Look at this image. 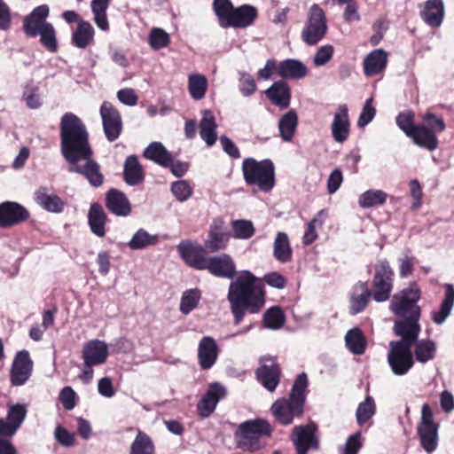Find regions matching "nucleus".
Returning a JSON list of instances; mask_svg holds the SVG:
<instances>
[{
  "mask_svg": "<svg viewBox=\"0 0 454 454\" xmlns=\"http://www.w3.org/2000/svg\"><path fill=\"white\" fill-rule=\"evenodd\" d=\"M60 150L69 163L68 171L82 175L94 187L104 181L99 165L92 159L90 135L83 121L73 113H66L59 123Z\"/></svg>",
  "mask_w": 454,
  "mask_h": 454,
  "instance_id": "1",
  "label": "nucleus"
},
{
  "mask_svg": "<svg viewBox=\"0 0 454 454\" xmlns=\"http://www.w3.org/2000/svg\"><path fill=\"white\" fill-rule=\"evenodd\" d=\"M227 300L234 324L239 325L247 313L256 314L263 308V284L249 270H241L230 283Z\"/></svg>",
  "mask_w": 454,
  "mask_h": 454,
  "instance_id": "2",
  "label": "nucleus"
},
{
  "mask_svg": "<svg viewBox=\"0 0 454 454\" xmlns=\"http://www.w3.org/2000/svg\"><path fill=\"white\" fill-rule=\"evenodd\" d=\"M420 297L421 291L415 283L392 296L389 310L398 317L393 326L395 334L420 333L421 308L418 304Z\"/></svg>",
  "mask_w": 454,
  "mask_h": 454,
  "instance_id": "3",
  "label": "nucleus"
},
{
  "mask_svg": "<svg viewBox=\"0 0 454 454\" xmlns=\"http://www.w3.org/2000/svg\"><path fill=\"white\" fill-rule=\"evenodd\" d=\"M307 387L308 377L306 373L302 372L296 377L289 398L278 399L272 404L271 411L279 423L289 425L293 423L295 417L301 416Z\"/></svg>",
  "mask_w": 454,
  "mask_h": 454,
  "instance_id": "4",
  "label": "nucleus"
},
{
  "mask_svg": "<svg viewBox=\"0 0 454 454\" xmlns=\"http://www.w3.org/2000/svg\"><path fill=\"white\" fill-rule=\"evenodd\" d=\"M272 427L262 419H249L239 425L234 433L237 448L243 451L254 452L266 446V439L270 437Z\"/></svg>",
  "mask_w": 454,
  "mask_h": 454,
  "instance_id": "5",
  "label": "nucleus"
},
{
  "mask_svg": "<svg viewBox=\"0 0 454 454\" xmlns=\"http://www.w3.org/2000/svg\"><path fill=\"white\" fill-rule=\"evenodd\" d=\"M401 339L389 342L387 363L395 375H405L413 366L414 361L411 347L419 334L401 333L395 334Z\"/></svg>",
  "mask_w": 454,
  "mask_h": 454,
  "instance_id": "6",
  "label": "nucleus"
},
{
  "mask_svg": "<svg viewBox=\"0 0 454 454\" xmlns=\"http://www.w3.org/2000/svg\"><path fill=\"white\" fill-rule=\"evenodd\" d=\"M213 5L219 25L223 28L248 27L257 17V10L248 4L234 8L230 0H214Z\"/></svg>",
  "mask_w": 454,
  "mask_h": 454,
  "instance_id": "7",
  "label": "nucleus"
},
{
  "mask_svg": "<svg viewBox=\"0 0 454 454\" xmlns=\"http://www.w3.org/2000/svg\"><path fill=\"white\" fill-rule=\"evenodd\" d=\"M242 173L247 184L256 185L262 192H268L275 186V166L270 159L246 158L242 162Z\"/></svg>",
  "mask_w": 454,
  "mask_h": 454,
  "instance_id": "8",
  "label": "nucleus"
},
{
  "mask_svg": "<svg viewBox=\"0 0 454 454\" xmlns=\"http://www.w3.org/2000/svg\"><path fill=\"white\" fill-rule=\"evenodd\" d=\"M328 29L325 11L313 4L307 16V21L301 31V39L307 45L317 44L326 35Z\"/></svg>",
  "mask_w": 454,
  "mask_h": 454,
  "instance_id": "9",
  "label": "nucleus"
},
{
  "mask_svg": "<svg viewBox=\"0 0 454 454\" xmlns=\"http://www.w3.org/2000/svg\"><path fill=\"white\" fill-rule=\"evenodd\" d=\"M394 287V271L387 260H380L375 265L372 280V298L377 302L387 301Z\"/></svg>",
  "mask_w": 454,
  "mask_h": 454,
  "instance_id": "10",
  "label": "nucleus"
},
{
  "mask_svg": "<svg viewBox=\"0 0 454 454\" xmlns=\"http://www.w3.org/2000/svg\"><path fill=\"white\" fill-rule=\"evenodd\" d=\"M104 134L109 142L119 138L122 131V119L120 112L110 102L105 101L100 107Z\"/></svg>",
  "mask_w": 454,
  "mask_h": 454,
  "instance_id": "11",
  "label": "nucleus"
},
{
  "mask_svg": "<svg viewBox=\"0 0 454 454\" xmlns=\"http://www.w3.org/2000/svg\"><path fill=\"white\" fill-rule=\"evenodd\" d=\"M260 363L261 365L256 370L257 379L267 390L273 392L280 380V368L272 356H263Z\"/></svg>",
  "mask_w": 454,
  "mask_h": 454,
  "instance_id": "12",
  "label": "nucleus"
},
{
  "mask_svg": "<svg viewBox=\"0 0 454 454\" xmlns=\"http://www.w3.org/2000/svg\"><path fill=\"white\" fill-rule=\"evenodd\" d=\"M176 248L180 257L187 265L196 270H204L206 261L207 260V257L205 255V247H203L198 243L190 240H183L177 245Z\"/></svg>",
  "mask_w": 454,
  "mask_h": 454,
  "instance_id": "13",
  "label": "nucleus"
},
{
  "mask_svg": "<svg viewBox=\"0 0 454 454\" xmlns=\"http://www.w3.org/2000/svg\"><path fill=\"white\" fill-rule=\"evenodd\" d=\"M204 270H207L215 277L231 280L236 275L235 262L227 254L207 257Z\"/></svg>",
  "mask_w": 454,
  "mask_h": 454,
  "instance_id": "14",
  "label": "nucleus"
},
{
  "mask_svg": "<svg viewBox=\"0 0 454 454\" xmlns=\"http://www.w3.org/2000/svg\"><path fill=\"white\" fill-rule=\"evenodd\" d=\"M33 362L29 353L22 350L17 353L11 369V382L13 386L24 385L31 376Z\"/></svg>",
  "mask_w": 454,
  "mask_h": 454,
  "instance_id": "15",
  "label": "nucleus"
},
{
  "mask_svg": "<svg viewBox=\"0 0 454 454\" xmlns=\"http://www.w3.org/2000/svg\"><path fill=\"white\" fill-rule=\"evenodd\" d=\"M49 13L50 8L47 4L35 7L30 14L23 19L22 28L24 33L32 38L38 36L40 30L50 24V22L47 21Z\"/></svg>",
  "mask_w": 454,
  "mask_h": 454,
  "instance_id": "16",
  "label": "nucleus"
},
{
  "mask_svg": "<svg viewBox=\"0 0 454 454\" xmlns=\"http://www.w3.org/2000/svg\"><path fill=\"white\" fill-rule=\"evenodd\" d=\"M29 217V212L20 204L5 201L0 204V228H9Z\"/></svg>",
  "mask_w": 454,
  "mask_h": 454,
  "instance_id": "17",
  "label": "nucleus"
},
{
  "mask_svg": "<svg viewBox=\"0 0 454 454\" xmlns=\"http://www.w3.org/2000/svg\"><path fill=\"white\" fill-rule=\"evenodd\" d=\"M317 426L313 423L294 427L291 441L295 449L317 450L319 441L316 435Z\"/></svg>",
  "mask_w": 454,
  "mask_h": 454,
  "instance_id": "18",
  "label": "nucleus"
},
{
  "mask_svg": "<svg viewBox=\"0 0 454 454\" xmlns=\"http://www.w3.org/2000/svg\"><path fill=\"white\" fill-rule=\"evenodd\" d=\"M226 395V389L221 384L214 382L197 404V411L201 418L209 417L215 410L220 399Z\"/></svg>",
  "mask_w": 454,
  "mask_h": 454,
  "instance_id": "19",
  "label": "nucleus"
},
{
  "mask_svg": "<svg viewBox=\"0 0 454 454\" xmlns=\"http://www.w3.org/2000/svg\"><path fill=\"white\" fill-rule=\"evenodd\" d=\"M108 354V346L105 341L92 340L84 345L82 356L85 367H93L105 364Z\"/></svg>",
  "mask_w": 454,
  "mask_h": 454,
  "instance_id": "20",
  "label": "nucleus"
},
{
  "mask_svg": "<svg viewBox=\"0 0 454 454\" xmlns=\"http://www.w3.org/2000/svg\"><path fill=\"white\" fill-rule=\"evenodd\" d=\"M349 129L350 122L348 106L345 104L340 105L333 115L331 126V132L334 141L340 144L345 142L348 137Z\"/></svg>",
  "mask_w": 454,
  "mask_h": 454,
  "instance_id": "21",
  "label": "nucleus"
},
{
  "mask_svg": "<svg viewBox=\"0 0 454 454\" xmlns=\"http://www.w3.org/2000/svg\"><path fill=\"white\" fill-rule=\"evenodd\" d=\"M420 18L431 27H438L444 18V4L442 0H427L420 11Z\"/></svg>",
  "mask_w": 454,
  "mask_h": 454,
  "instance_id": "22",
  "label": "nucleus"
},
{
  "mask_svg": "<svg viewBox=\"0 0 454 454\" xmlns=\"http://www.w3.org/2000/svg\"><path fill=\"white\" fill-rule=\"evenodd\" d=\"M35 202L45 211L60 214L64 211L66 203L57 194L50 193L46 187H40L35 192Z\"/></svg>",
  "mask_w": 454,
  "mask_h": 454,
  "instance_id": "23",
  "label": "nucleus"
},
{
  "mask_svg": "<svg viewBox=\"0 0 454 454\" xmlns=\"http://www.w3.org/2000/svg\"><path fill=\"white\" fill-rule=\"evenodd\" d=\"M218 356V348L215 340L209 336L203 337L198 347V358L200 367L204 370L210 369Z\"/></svg>",
  "mask_w": 454,
  "mask_h": 454,
  "instance_id": "24",
  "label": "nucleus"
},
{
  "mask_svg": "<svg viewBox=\"0 0 454 454\" xmlns=\"http://www.w3.org/2000/svg\"><path fill=\"white\" fill-rule=\"evenodd\" d=\"M267 98L280 109H286L291 102V90L288 84L284 81L275 82L265 90Z\"/></svg>",
  "mask_w": 454,
  "mask_h": 454,
  "instance_id": "25",
  "label": "nucleus"
},
{
  "mask_svg": "<svg viewBox=\"0 0 454 454\" xmlns=\"http://www.w3.org/2000/svg\"><path fill=\"white\" fill-rule=\"evenodd\" d=\"M372 297V293L368 287L366 282H358L352 288L350 296L349 312L351 315H356L362 312Z\"/></svg>",
  "mask_w": 454,
  "mask_h": 454,
  "instance_id": "26",
  "label": "nucleus"
},
{
  "mask_svg": "<svg viewBox=\"0 0 454 454\" xmlns=\"http://www.w3.org/2000/svg\"><path fill=\"white\" fill-rule=\"evenodd\" d=\"M106 206L117 216H127L131 211L130 203L126 195L116 189H111L106 193Z\"/></svg>",
  "mask_w": 454,
  "mask_h": 454,
  "instance_id": "27",
  "label": "nucleus"
},
{
  "mask_svg": "<svg viewBox=\"0 0 454 454\" xmlns=\"http://www.w3.org/2000/svg\"><path fill=\"white\" fill-rule=\"evenodd\" d=\"M387 63V54L382 49L371 51L364 59V73L374 76L384 71Z\"/></svg>",
  "mask_w": 454,
  "mask_h": 454,
  "instance_id": "28",
  "label": "nucleus"
},
{
  "mask_svg": "<svg viewBox=\"0 0 454 454\" xmlns=\"http://www.w3.org/2000/svg\"><path fill=\"white\" fill-rule=\"evenodd\" d=\"M409 137L412 139L416 145L427 149L429 152L436 150L439 145L438 138L434 132L422 124H418Z\"/></svg>",
  "mask_w": 454,
  "mask_h": 454,
  "instance_id": "29",
  "label": "nucleus"
},
{
  "mask_svg": "<svg viewBox=\"0 0 454 454\" xmlns=\"http://www.w3.org/2000/svg\"><path fill=\"white\" fill-rule=\"evenodd\" d=\"M277 73L284 79L299 80L307 75L308 69L301 61L288 59L278 64Z\"/></svg>",
  "mask_w": 454,
  "mask_h": 454,
  "instance_id": "30",
  "label": "nucleus"
},
{
  "mask_svg": "<svg viewBox=\"0 0 454 454\" xmlns=\"http://www.w3.org/2000/svg\"><path fill=\"white\" fill-rule=\"evenodd\" d=\"M272 254L274 259L280 263L290 262L293 259V249L289 237L286 232L278 231L273 242Z\"/></svg>",
  "mask_w": 454,
  "mask_h": 454,
  "instance_id": "31",
  "label": "nucleus"
},
{
  "mask_svg": "<svg viewBox=\"0 0 454 454\" xmlns=\"http://www.w3.org/2000/svg\"><path fill=\"white\" fill-rule=\"evenodd\" d=\"M216 128L217 124L212 112L209 110H204L202 112V118L200 120L199 129L201 139L209 147L213 146L217 140Z\"/></svg>",
  "mask_w": 454,
  "mask_h": 454,
  "instance_id": "32",
  "label": "nucleus"
},
{
  "mask_svg": "<svg viewBox=\"0 0 454 454\" xmlns=\"http://www.w3.org/2000/svg\"><path fill=\"white\" fill-rule=\"evenodd\" d=\"M123 175L125 182L130 186L143 183L145 174L137 156L129 155L126 158Z\"/></svg>",
  "mask_w": 454,
  "mask_h": 454,
  "instance_id": "33",
  "label": "nucleus"
},
{
  "mask_svg": "<svg viewBox=\"0 0 454 454\" xmlns=\"http://www.w3.org/2000/svg\"><path fill=\"white\" fill-rule=\"evenodd\" d=\"M454 306V286L451 284L446 285L444 299L439 309L431 314L433 322L436 325H442L451 314Z\"/></svg>",
  "mask_w": 454,
  "mask_h": 454,
  "instance_id": "34",
  "label": "nucleus"
},
{
  "mask_svg": "<svg viewBox=\"0 0 454 454\" xmlns=\"http://www.w3.org/2000/svg\"><path fill=\"white\" fill-rule=\"evenodd\" d=\"M106 215L101 205L93 203L88 213V223L90 231L96 236L102 238L106 235L105 225Z\"/></svg>",
  "mask_w": 454,
  "mask_h": 454,
  "instance_id": "35",
  "label": "nucleus"
},
{
  "mask_svg": "<svg viewBox=\"0 0 454 454\" xmlns=\"http://www.w3.org/2000/svg\"><path fill=\"white\" fill-rule=\"evenodd\" d=\"M143 155L163 168L168 167L172 161L170 153L160 142H152L145 149Z\"/></svg>",
  "mask_w": 454,
  "mask_h": 454,
  "instance_id": "36",
  "label": "nucleus"
},
{
  "mask_svg": "<svg viewBox=\"0 0 454 454\" xmlns=\"http://www.w3.org/2000/svg\"><path fill=\"white\" fill-rule=\"evenodd\" d=\"M298 126V115L294 110L283 114L278 121V131L283 141L291 142Z\"/></svg>",
  "mask_w": 454,
  "mask_h": 454,
  "instance_id": "37",
  "label": "nucleus"
},
{
  "mask_svg": "<svg viewBox=\"0 0 454 454\" xmlns=\"http://www.w3.org/2000/svg\"><path fill=\"white\" fill-rule=\"evenodd\" d=\"M94 34L95 31L90 23L81 21L72 34V43L77 48L84 49L93 43Z\"/></svg>",
  "mask_w": 454,
  "mask_h": 454,
  "instance_id": "38",
  "label": "nucleus"
},
{
  "mask_svg": "<svg viewBox=\"0 0 454 454\" xmlns=\"http://www.w3.org/2000/svg\"><path fill=\"white\" fill-rule=\"evenodd\" d=\"M414 345V356L418 362L425 364L434 358L436 354V344L434 341L429 339H422L413 343Z\"/></svg>",
  "mask_w": 454,
  "mask_h": 454,
  "instance_id": "39",
  "label": "nucleus"
},
{
  "mask_svg": "<svg viewBox=\"0 0 454 454\" xmlns=\"http://www.w3.org/2000/svg\"><path fill=\"white\" fill-rule=\"evenodd\" d=\"M207 86L205 75L198 73L189 74L187 89L192 99L197 101L202 99L206 95Z\"/></svg>",
  "mask_w": 454,
  "mask_h": 454,
  "instance_id": "40",
  "label": "nucleus"
},
{
  "mask_svg": "<svg viewBox=\"0 0 454 454\" xmlns=\"http://www.w3.org/2000/svg\"><path fill=\"white\" fill-rule=\"evenodd\" d=\"M159 242V237L155 234H150L145 229H138L128 242L131 250H142L151 246H155Z\"/></svg>",
  "mask_w": 454,
  "mask_h": 454,
  "instance_id": "41",
  "label": "nucleus"
},
{
  "mask_svg": "<svg viewBox=\"0 0 454 454\" xmlns=\"http://www.w3.org/2000/svg\"><path fill=\"white\" fill-rule=\"evenodd\" d=\"M345 343L348 349L354 355H362L366 348V340L357 327L348 331L345 335Z\"/></svg>",
  "mask_w": 454,
  "mask_h": 454,
  "instance_id": "42",
  "label": "nucleus"
},
{
  "mask_svg": "<svg viewBox=\"0 0 454 454\" xmlns=\"http://www.w3.org/2000/svg\"><path fill=\"white\" fill-rule=\"evenodd\" d=\"M109 3L110 0H92L90 4L94 21L103 31H107L109 29V23L106 16Z\"/></svg>",
  "mask_w": 454,
  "mask_h": 454,
  "instance_id": "43",
  "label": "nucleus"
},
{
  "mask_svg": "<svg viewBox=\"0 0 454 454\" xmlns=\"http://www.w3.org/2000/svg\"><path fill=\"white\" fill-rule=\"evenodd\" d=\"M376 413V403L371 395H367L364 401L361 402L356 411V419L359 426L367 423Z\"/></svg>",
  "mask_w": 454,
  "mask_h": 454,
  "instance_id": "44",
  "label": "nucleus"
},
{
  "mask_svg": "<svg viewBox=\"0 0 454 454\" xmlns=\"http://www.w3.org/2000/svg\"><path fill=\"white\" fill-rule=\"evenodd\" d=\"M387 194L381 190H368L363 192L358 199V204L362 208H369L384 204Z\"/></svg>",
  "mask_w": 454,
  "mask_h": 454,
  "instance_id": "45",
  "label": "nucleus"
},
{
  "mask_svg": "<svg viewBox=\"0 0 454 454\" xmlns=\"http://www.w3.org/2000/svg\"><path fill=\"white\" fill-rule=\"evenodd\" d=\"M129 454H155L152 439L146 434L138 432L130 446Z\"/></svg>",
  "mask_w": 454,
  "mask_h": 454,
  "instance_id": "46",
  "label": "nucleus"
},
{
  "mask_svg": "<svg viewBox=\"0 0 454 454\" xmlns=\"http://www.w3.org/2000/svg\"><path fill=\"white\" fill-rule=\"evenodd\" d=\"M201 298V292L198 288L186 290L183 293L180 301V311L190 314L199 304Z\"/></svg>",
  "mask_w": 454,
  "mask_h": 454,
  "instance_id": "47",
  "label": "nucleus"
},
{
  "mask_svg": "<svg viewBox=\"0 0 454 454\" xmlns=\"http://www.w3.org/2000/svg\"><path fill=\"white\" fill-rule=\"evenodd\" d=\"M418 433L423 449L427 453L435 450L438 445L437 427H418Z\"/></svg>",
  "mask_w": 454,
  "mask_h": 454,
  "instance_id": "48",
  "label": "nucleus"
},
{
  "mask_svg": "<svg viewBox=\"0 0 454 454\" xmlns=\"http://www.w3.org/2000/svg\"><path fill=\"white\" fill-rule=\"evenodd\" d=\"M40 36L41 44L50 52L55 53L59 49L57 33L55 27L51 23L45 26L40 33H38Z\"/></svg>",
  "mask_w": 454,
  "mask_h": 454,
  "instance_id": "49",
  "label": "nucleus"
},
{
  "mask_svg": "<svg viewBox=\"0 0 454 454\" xmlns=\"http://www.w3.org/2000/svg\"><path fill=\"white\" fill-rule=\"evenodd\" d=\"M229 236L220 231L211 230L208 238L205 241V248L215 253L226 247Z\"/></svg>",
  "mask_w": 454,
  "mask_h": 454,
  "instance_id": "50",
  "label": "nucleus"
},
{
  "mask_svg": "<svg viewBox=\"0 0 454 454\" xmlns=\"http://www.w3.org/2000/svg\"><path fill=\"white\" fill-rule=\"evenodd\" d=\"M285 315L278 307L269 309L263 315V323L266 328L278 330L285 324Z\"/></svg>",
  "mask_w": 454,
  "mask_h": 454,
  "instance_id": "51",
  "label": "nucleus"
},
{
  "mask_svg": "<svg viewBox=\"0 0 454 454\" xmlns=\"http://www.w3.org/2000/svg\"><path fill=\"white\" fill-rule=\"evenodd\" d=\"M22 98L30 109H38L43 105L40 88L33 83L26 85Z\"/></svg>",
  "mask_w": 454,
  "mask_h": 454,
  "instance_id": "52",
  "label": "nucleus"
},
{
  "mask_svg": "<svg viewBox=\"0 0 454 454\" xmlns=\"http://www.w3.org/2000/svg\"><path fill=\"white\" fill-rule=\"evenodd\" d=\"M27 407L25 404L16 403L8 405L6 420L20 428L27 416Z\"/></svg>",
  "mask_w": 454,
  "mask_h": 454,
  "instance_id": "53",
  "label": "nucleus"
},
{
  "mask_svg": "<svg viewBox=\"0 0 454 454\" xmlns=\"http://www.w3.org/2000/svg\"><path fill=\"white\" fill-rule=\"evenodd\" d=\"M414 116V113L411 111L401 112L396 116V125L407 137L411 136L417 126L413 123Z\"/></svg>",
  "mask_w": 454,
  "mask_h": 454,
  "instance_id": "54",
  "label": "nucleus"
},
{
  "mask_svg": "<svg viewBox=\"0 0 454 454\" xmlns=\"http://www.w3.org/2000/svg\"><path fill=\"white\" fill-rule=\"evenodd\" d=\"M234 237L240 239H250L254 233V228L250 221L236 220L232 223Z\"/></svg>",
  "mask_w": 454,
  "mask_h": 454,
  "instance_id": "55",
  "label": "nucleus"
},
{
  "mask_svg": "<svg viewBox=\"0 0 454 454\" xmlns=\"http://www.w3.org/2000/svg\"><path fill=\"white\" fill-rule=\"evenodd\" d=\"M171 192L180 202L188 200L192 195V188L186 180H179L172 183Z\"/></svg>",
  "mask_w": 454,
  "mask_h": 454,
  "instance_id": "56",
  "label": "nucleus"
},
{
  "mask_svg": "<svg viewBox=\"0 0 454 454\" xmlns=\"http://www.w3.org/2000/svg\"><path fill=\"white\" fill-rule=\"evenodd\" d=\"M149 43L153 50H160L168 45L169 35L161 28H153L149 35Z\"/></svg>",
  "mask_w": 454,
  "mask_h": 454,
  "instance_id": "57",
  "label": "nucleus"
},
{
  "mask_svg": "<svg viewBox=\"0 0 454 454\" xmlns=\"http://www.w3.org/2000/svg\"><path fill=\"white\" fill-rule=\"evenodd\" d=\"M421 118L425 122L424 126L434 132L435 135L444 131L446 129L443 119L433 113H426Z\"/></svg>",
  "mask_w": 454,
  "mask_h": 454,
  "instance_id": "58",
  "label": "nucleus"
},
{
  "mask_svg": "<svg viewBox=\"0 0 454 454\" xmlns=\"http://www.w3.org/2000/svg\"><path fill=\"white\" fill-rule=\"evenodd\" d=\"M334 53V48L331 44H325L319 47L313 58V63L316 67H323L326 65L332 59Z\"/></svg>",
  "mask_w": 454,
  "mask_h": 454,
  "instance_id": "59",
  "label": "nucleus"
},
{
  "mask_svg": "<svg viewBox=\"0 0 454 454\" xmlns=\"http://www.w3.org/2000/svg\"><path fill=\"white\" fill-rule=\"evenodd\" d=\"M239 90L244 97H249L256 91V83L249 74L244 72L239 74Z\"/></svg>",
  "mask_w": 454,
  "mask_h": 454,
  "instance_id": "60",
  "label": "nucleus"
},
{
  "mask_svg": "<svg viewBox=\"0 0 454 454\" xmlns=\"http://www.w3.org/2000/svg\"><path fill=\"white\" fill-rule=\"evenodd\" d=\"M372 98H368L364 103L362 112L360 113L357 126L361 129L367 126L375 117L376 109L372 106Z\"/></svg>",
  "mask_w": 454,
  "mask_h": 454,
  "instance_id": "61",
  "label": "nucleus"
},
{
  "mask_svg": "<svg viewBox=\"0 0 454 454\" xmlns=\"http://www.w3.org/2000/svg\"><path fill=\"white\" fill-rule=\"evenodd\" d=\"M361 438L362 434L359 431L348 436L340 454H357L363 445Z\"/></svg>",
  "mask_w": 454,
  "mask_h": 454,
  "instance_id": "62",
  "label": "nucleus"
},
{
  "mask_svg": "<svg viewBox=\"0 0 454 454\" xmlns=\"http://www.w3.org/2000/svg\"><path fill=\"white\" fill-rule=\"evenodd\" d=\"M76 393L71 387H65L59 393V401L63 407L67 410H73L76 405Z\"/></svg>",
  "mask_w": 454,
  "mask_h": 454,
  "instance_id": "63",
  "label": "nucleus"
},
{
  "mask_svg": "<svg viewBox=\"0 0 454 454\" xmlns=\"http://www.w3.org/2000/svg\"><path fill=\"white\" fill-rule=\"evenodd\" d=\"M323 215V211H320L317 217H314L308 224L307 230L303 235L302 241L305 245L311 244L317 238V234L316 228L323 224L322 221L318 219V216Z\"/></svg>",
  "mask_w": 454,
  "mask_h": 454,
  "instance_id": "64",
  "label": "nucleus"
}]
</instances>
